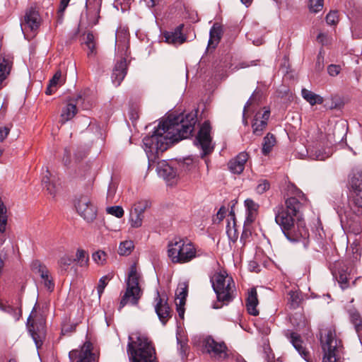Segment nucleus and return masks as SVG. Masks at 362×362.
Masks as SVG:
<instances>
[{
    "label": "nucleus",
    "mask_w": 362,
    "mask_h": 362,
    "mask_svg": "<svg viewBox=\"0 0 362 362\" xmlns=\"http://www.w3.org/2000/svg\"><path fill=\"white\" fill-rule=\"evenodd\" d=\"M197 122L195 113L179 115L159 122L151 135L143 139L144 149L148 160H154L160 153L175 142L188 138Z\"/></svg>",
    "instance_id": "obj_1"
},
{
    "label": "nucleus",
    "mask_w": 362,
    "mask_h": 362,
    "mask_svg": "<svg viewBox=\"0 0 362 362\" xmlns=\"http://www.w3.org/2000/svg\"><path fill=\"white\" fill-rule=\"evenodd\" d=\"M302 207L300 201L294 197L286 199L285 204H279L274 209L275 221L281 228L286 238L292 242L303 240L305 245L309 236L308 230L300 220L295 223V218L299 219L300 210Z\"/></svg>",
    "instance_id": "obj_2"
},
{
    "label": "nucleus",
    "mask_w": 362,
    "mask_h": 362,
    "mask_svg": "<svg viewBox=\"0 0 362 362\" xmlns=\"http://www.w3.org/2000/svg\"><path fill=\"white\" fill-rule=\"evenodd\" d=\"M168 256L173 264H185L198 255L195 245L190 240L175 238L168 245Z\"/></svg>",
    "instance_id": "obj_3"
},
{
    "label": "nucleus",
    "mask_w": 362,
    "mask_h": 362,
    "mask_svg": "<svg viewBox=\"0 0 362 362\" xmlns=\"http://www.w3.org/2000/svg\"><path fill=\"white\" fill-rule=\"evenodd\" d=\"M128 354L132 362H156L155 350L148 339L141 334H136V340L129 337Z\"/></svg>",
    "instance_id": "obj_4"
},
{
    "label": "nucleus",
    "mask_w": 362,
    "mask_h": 362,
    "mask_svg": "<svg viewBox=\"0 0 362 362\" xmlns=\"http://www.w3.org/2000/svg\"><path fill=\"white\" fill-rule=\"evenodd\" d=\"M141 274L138 272L135 264L130 267L128 277L126 281V291L122 295L119 310H121L126 305H137L143 294L142 290L139 286V279Z\"/></svg>",
    "instance_id": "obj_5"
},
{
    "label": "nucleus",
    "mask_w": 362,
    "mask_h": 362,
    "mask_svg": "<svg viewBox=\"0 0 362 362\" xmlns=\"http://www.w3.org/2000/svg\"><path fill=\"white\" fill-rule=\"evenodd\" d=\"M211 281L219 302L227 304L235 298V282L226 272L216 273L211 279Z\"/></svg>",
    "instance_id": "obj_6"
},
{
    "label": "nucleus",
    "mask_w": 362,
    "mask_h": 362,
    "mask_svg": "<svg viewBox=\"0 0 362 362\" xmlns=\"http://www.w3.org/2000/svg\"><path fill=\"white\" fill-rule=\"evenodd\" d=\"M320 344L324 353L323 362H339L338 351L341 341L337 339L336 330L327 327L320 331Z\"/></svg>",
    "instance_id": "obj_7"
},
{
    "label": "nucleus",
    "mask_w": 362,
    "mask_h": 362,
    "mask_svg": "<svg viewBox=\"0 0 362 362\" xmlns=\"http://www.w3.org/2000/svg\"><path fill=\"white\" fill-rule=\"evenodd\" d=\"M329 148H324L319 141H314L302 151H297L296 156L300 159L308 158L313 160H325L331 156Z\"/></svg>",
    "instance_id": "obj_8"
},
{
    "label": "nucleus",
    "mask_w": 362,
    "mask_h": 362,
    "mask_svg": "<svg viewBox=\"0 0 362 362\" xmlns=\"http://www.w3.org/2000/svg\"><path fill=\"white\" fill-rule=\"evenodd\" d=\"M202 351L208 354L211 358L215 360H223L227 356V347L224 342H218L211 337L207 336L203 338Z\"/></svg>",
    "instance_id": "obj_9"
},
{
    "label": "nucleus",
    "mask_w": 362,
    "mask_h": 362,
    "mask_svg": "<svg viewBox=\"0 0 362 362\" xmlns=\"http://www.w3.org/2000/svg\"><path fill=\"white\" fill-rule=\"evenodd\" d=\"M211 127L209 122H204L198 132L194 144L202 150V157L212 152L214 145L211 136Z\"/></svg>",
    "instance_id": "obj_10"
},
{
    "label": "nucleus",
    "mask_w": 362,
    "mask_h": 362,
    "mask_svg": "<svg viewBox=\"0 0 362 362\" xmlns=\"http://www.w3.org/2000/svg\"><path fill=\"white\" fill-rule=\"evenodd\" d=\"M42 22L39 11L36 7L31 6L28 8L21 23V30L25 37L30 31L35 33L40 28Z\"/></svg>",
    "instance_id": "obj_11"
},
{
    "label": "nucleus",
    "mask_w": 362,
    "mask_h": 362,
    "mask_svg": "<svg viewBox=\"0 0 362 362\" xmlns=\"http://www.w3.org/2000/svg\"><path fill=\"white\" fill-rule=\"evenodd\" d=\"M78 214L87 222H93L97 216V209L87 196H81L75 204Z\"/></svg>",
    "instance_id": "obj_12"
},
{
    "label": "nucleus",
    "mask_w": 362,
    "mask_h": 362,
    "mask_svg": "<svg viewBox=\"0 0 362 362\" xmlns=\"http://www.w3.org/2000/svg\"><path fill=\"white\" fill-rule=\"evenodd\" d=\"M35 307H34L28 318L27 327L38 349L42 344V341L45 335V329L43 320H41L39 323L35 322Z\"/></svg>",
    "instance_id": "obj_13"
},
{
    "label": "nucleus",
    "mask_w": 362,
    "mask_h": 362,
    "mask_svg": "<svg viewBox=\"0 0 362 362\" xmlns=\"http://www.w3.org/2000/svg\"><path fill=\"white\" fill-rule=\"evenodd\" d=\"M155 311L160 320L165 325L170 317V308L164 296H160L158 290L156 291L154 298Z\"/></svg>",
    "instance_id": "obj_14"
},
{
    "label": "nucleus",
    "mask_w": 362,
    "mask_h": 362,
    "mask_svg": "<svg viewBox=\"0 0 362 362\" xmlns=\"http://www.w3.org/2000/svg\"><path fill=\"white\" fill-rule=\"evenodd\" d=\"M91 350V343L86 342L80 349L71 351L69 354V358L71 361L78 358L76 362H95V355Z\"/></svg>",
    "instance_id": "obj_15"
},
{
    "label": "nucleus",
    "mask_w": 362,
    "mask_h": 362,
    "mask_svg": "<svg viewBox=\"0 0 362 362\" xmlns=\"http://www.w3.org/2000/svg\"><path fill=\"white\" fill-rule=\"evenodd\" d=\"M157 172L158 175L165 180L168 184L173 185L177 182V171L167 161L161 160L158 162Z\"/></svg>",
    "instance_id": "obj_16"
},
{
    "label": "nucleus",
    "mask_w": 362,
    "mask_h": 362,
    "mask_svg": "<svg viewBox=\"0 0 362 362\" xmlns=\"http://www.w3.org/2000/svg\"><path fill=\"white\" fill-rule=\"evenodd\" d=\"M42 185L53 197L57 195L61 185L59 177L50 173L47 169L43 175Z\"/></svg>",
    "instance_id": "obj_17"
},
{
    "label": "nucleus",
    "mask_w": 362,
    "mask_h": 362,
    "mask_svg": "<svg viewBox=\"0 0 362 362\" xmlns=\"http://www.w3.org/2000/svg\"><path fill=\"white\" fill-rule=\"evenodd\" d=\"M269 116L270 111L268 110H264L263 112H257L252 124L254 134L257 136L262 135L263 131L267 126V122Z\"/></svg>",
    "instance_id": "obj_18"
},
{
    "label": "nucleus",
    "mask_w": 362,
    "mask_h": 362,
    "mask_svg": "<svg viewBox=\"0 0 362 362\" xmlns=\"http://www.w3.org/2000/svg\"><path fill=\"white\" fill-rule=\"evenodd\" d=\"M102 0H86L87 18L90 25H96L100 18Z\"/></svg>",
    "instance_id": "obj_19"
},
{
    "label": "nucleus",
    "mask_w": 362,
    "mask_h": 362,
    "mask_svg": "<svg viewBox=\"0 0 362 362\" xmlns=\"http://www.w3.org/2000/svg\"><path fill=\"white\" fill-rule=\"evenodd\" d=\"M249 158L247 152L243 151L231 159L228 163V169L234 174H240L245 169V165Z\"/></svg>",
    "instance_id": "obj_20"
},
{
    "label": "nucleus",
    "mask_w": 362,
    "mask_h": 362,
    "mask_svg": "<svg viewBox=\"0 0 362 362\" xmlns=\"http://www.w3.org/2000/svg\"><path fill=\"white\" fill-rule=\"evenodd\" d=\"M127 64L124 58L117 62L112 74V81L115 86H119L127 74Z\"/></svg>",
    "instance_id": "obj_21"
},
{
    "label": "nucleus",
    "mask_w": 362,
    "mask_h": 362,
    "mask_svg": "<svg viewBox=\"0 0 362 362\" xmlns=\"http://www.w3.org/2000/svg\"><path fill=\"white\" fill-rule=\"evenodd\" d=\"M286 335L290 339L291 343L293 344L299 354L307 361H310L309 351L303 346V341L301 340L300 337L296 332L287 331Z\"/></svg>",
    "instance_id": "obj_22"
},
{
    "label": "nucleus",
    "mask_w": 362,
    "mask_h": 362,
    "mask_svg": "<svg viewBox=\"0 0 362 362\" xmlns=\"http://www.w3.org/2000/svg\"><path fill=\"white\" fill-rule=\"evenodd\" d=\"M76 100L77 99H70L68 100L67 104L62 108L59 120L62 124H64L71 119L77 113Z\"/></svg>",
    "instance_id": "obj_23"
},
{
    "label": "nucleus",
    "mask_w": 362,
    "mask_h": 362,
    "mask_svg": "<svg viewBox=\"0 0 362 362\" xmlns=\"http://www.w3.org/2000/svg\"><path fill=\"white\" fill-rule=\"evenodd\" d=\"M129 34L124 29H119L115 33V44L119 52L126 54L128 49Z\"/></svg>",
    "instance_id": "obj_24"
},
{
    "label": "nucleus",
    "mask_w": 362,
    "mask_h": 362,
    "mask_svg": "<svg viewBox=\"0 0 362 362\" xmlns=\"http://www.w3.org/2000/svg\"><path fill=\"white\" fill-rule=\"evenodd\" d=\"M182 25L177 26L173 32L164 33L165 42L170 44L180 45L185 41V37L182 34Z\"/></svg>",
    "instance_id": "obj_25"
},
{
    "label": "nucleus",
    "mask_w": 362,
    "mask_h": 362,
    "mask_svg": "<svg viewBox=\"0 0 362 362\" xmlns=\"http://www.w3.org/2000/svg\"><path fill=\"white\" fill-rule=\"evenodd\" d=\"M258 304L257 293L255 288H252L248 291L246 306L248 313L254 316L258 315L259 311L257 309Z\"/></svg>",
    "instance_id": "obj_26"
},
{
    "label": "nucleus",
    "mask_w": 362,
    "mask_h": 362,
    "mask_svg": "<svg viewBox=\"0 0 362 362\" xmlns=\"http://www.w3.org/2000/svg\"><path fill=\"white\" fill-rule=\"evenodd\" d=\"M245 206L247 211V216L245 221L246 223H252L256 218L259 204L255 202L252 199H247L245 201Z\"/></svg>",
    "instance_id": "obj_27"
},
{
    "label": "nucleus",
    "mask_w": 362,
    "mask_h": 362,
    "mask_svg": "<svg viewBox=\"0 0 362 362\" xmlns=\"http://www.w3.org/2000/svg\"><path fill=\"white\" fill-rule=\"evenodd\" d=\"M301 95L310 105L313 106L316 104H322L324 99L320 95L313 93L306 88H303L301 90Z\"/></svg>",
    "instance_id": "obj_28"
},
{
    "label": "nucleus",
    "mask_w": 362,
    "mask_h": 362,
    "mask_svg": "<svg viewBox=\"0 0 362 362\" xmlns=\"http://www.w3.org/2000/svg\"><path fill=\"white\" fill-rule=\"evenodd\" d=\"M31 267L33 271L40 276L42 281L51 275L47 267L39 260L33 261Z\"/></svg>",
    "instance_id": "obj_29"
},
{
    "label": "nucleus",
    "mask_w": 362,
    "mask_h": 362,
    "mask_svg": "<svg viewBox=\"0 0 362 362\" xmlns=\"http://www.w3.org/2000/svg\"><path fill=\"white\" fill-rule=\"evenodd\" d=\"M276 138L271 134L268 133L263 139L262 153L263 155H268L276 144Z\"/></svg>",
    "instance_id": "obj_30"
},
{
    "label": "nucleus",
    "mask_w": 362,
    "mask_h": 362,
    "mask_svg": "<svg viewBox=\"0 0 362 362\" xmlns=\"http://www.w3.org/2000/svg\"><path fill=\"white\" fill-rule=\"evenodd\" d=\"M210 37L209 40V47L214 48L218 43L221 37V28L214 25L210 30Z\"/></svg>",
    "instance_id": "obj_31"
},
{
    "label": "nucleus",
    "mask_w": 362,
    "mask_h": 362,
    "mask_svg": "<svg viewBox=\"0 0 362 362\" xmlns=\"http://www.w3.org/2000/svg\"><path fill=\"white\" fill-rule=\"evenodd\" d=\"M351 192H362V173H354L349 180Z\"/></svg>",
    "instance_id": "obj_32"
},
{
    "label": "nucleus",
    "mask_w": 362,
    "mask_h": 362,
    "mask_svg": "<svg viewBox=\"0 0 362 362\" xmlns=\"http://www.w3.org/2000/svg\"><path fill=\"white\" fill-rule=\"evenodd\" d=\"M349 319L354 325L356 332L358 333L362 329V319L359 313L355 310H349Z\"/></svg>",
    "instance_id": "obj_33"
},
{
    "label": "nucleus",
    "mask_w": 362,
    "mask_h": 362,
    "mask_svg": "<svg viewBox=\"0 0 362 362\" xmlns=\"http://www.w3.org/2000/svg\"><path fill=\"white\" fill-rule=\"evenodd\" d=\"M177 296L175 302L179 303L180 305H185L186 297L187 296V286L185 284H180L176 290Z\"/></svg>",
    "instance_id": "obj_34"
},
{
    "label": "nucleus",
    "mask_w": 362,
    "mask_h": 362,
    "mask_svg": "<svg viewBox=\"0 0 362 362\" xmlns=\"http://www.w3.org/2000/svg\"><path fill=\"white\" fill-rule=\"evenodd\" d=\"M74 262L73 256L67 254L64 255L58 261L59 268L61 271L66 272Z\"/></svg>",
    "instance_id": "obj_35"
},
{
    "label": "nucleus",
    "mask_w": 362,
    "mask_h": 362,
    "mask_svg": "<svg viewBox=\"0 0 362 362\" xmlns=\"http://www.w3.org/2000/svg\"><path fill=\"white\" fill-rule=\"evenodd\" d=\"M74 261H76L80 267L86 266L88 262V254L83 249H78Z\"/></svg>",
    "instance_id": "obj_36"
},
{
    "label": "nucleus",
    "mask_w": 362,
    "mask_h": 362,
    "mask_svg": "<svg viewBox=\"0 0 362 362\" xmlns=\"http://www.w3.org/2000/svg\"><path fill=\"white\" fill-rule=\"evenodd\" d=\"M151 207V202L148 199H141L134 204V213H139L144 215L145 211Z\"/></svg>",
    "instance_id": "obj_37"
},
{
    "label": "nucleus",
    "mask_w": 362,
    "mask_h": 362,
    "mask_svg": "<svg viewBox=\"0 0 362 362\" xmlns=\"http://www.w3.org/2000/svg\"><path fill=\"white\" fill-rule=\"evenodd\" d=\"M350 206H354L358 209H362V192H351L349 197Z\"/></svg>",
    "instance_id": "obj_38"
},
{
    "label": "nucleus",
    "mask_w": 362,
    "mask_h": 362,
    "mask_svg": "<svg viewBox=\"0 0 362 362\" xmlns=\"http://www.w3.org/2000/svg\"><path fill=\"white\" fill-rule=\"evenodd\" d=\"M6 207L0 197V230L5 231L7 223Z\"/></svg>",
    "instance_id": "obj_39"
},
{
    "label": "nucleus",
    "mask_w": 362,
    "mask_h": 362,
    "mask_svg": "<svg viewBox=\"0 0 362 362\" xmlns=\"http://www.w3.org/2000/svg\"><path fill=\"white\" fill-rule=\"evenodd\" d=\"M0 309L11 315L14 318L15 321H18L22 315V313L20 309L15 308L10 305H0Z\"/></svg>",
    "instance_id": "obj_40"
},
{
    "label": "nucleus",
    "mask_w": 362,
    "mask_h": 362,
    "mask_svg": "<svg viewBox=\"0 0 362 362\" xmlns=\"http://www.w3.org/2000/svg\"><path fill=\"white\" fill-rule=\"evenodd\" d=\"M113 274H108L107 275H105L102 276L98 281V293L99 298H100L102 293H103L105 286L108 284L109 281L112 279Z\"/></svg>",
    "instance_id": "obj_41"
},
{
    "label": "nucleus",
    "mask_w": 362,
    "mask_h": 362,
    "mask_svg": "<svg viewBox=\"0 0 362 362\" xmlns=\"http://www.w3.org/2000/svg\"><path fill=\"white\" fill-rule=\"evenodd\" d=\"M134 248V243L131 240H126L120 243L119 247V254L121 255H127L130 254Z\"/></svg>",
    "instance_id": "obj_42"
},
{
    "label": "nucleus",
    "mask_w": 362,
    "mask_h": 362,
    "mask_svg": "<svg viewBox=\"0 0 362 362\" xmlns=\"http://www.w3.org/2000/svg\"><path fill=\"white\" fill-rule=\"evenodd\" d=\"M144 218V215H142L139 213H134L133 211L131 215V226L133 228H139L142 226L143 220Z\"/></svg>",
    "instance_id": "obj_43"
},
{
    "label": "nucleus",
    "mask_w": 362,
    "mask_h": 362,
    "mask_svg": "<svg viewBox=\"0 0 362 362\" xmlns=\"http://www.w3.org/2000/svg\"><path fill=\"white\" fill-rule=\"evenodd\" d=\"M92 258L98 265H103L106 262L107 254L103 250H98L92 255Z\"/></svg>",
    "instance_id": "obj_44"
},
{
    "label": "nucleus",
    "mask_w": 362,
    "mask_h": 362,
    "mask_svg": "<svg viewBox=\"0 0 362 362\" xmlns=\"http://www.w3.org/2000/svg\"><path fill=\"white\" fill-rule=\"evenodd\" d=\"M106 212L108 214L112 215L117 218H122L124 216V211L122 207L119 206H110L106 209Z\"/></svg>",
    "instance_id": "obj_45"
},
{
    "label": "nucleus",
    "mask_w": 362,
    "mask_h": 362,
    "mask_svg": "<svg viewBox=\"0 0 362 362\" xmlns=\"http://www.w3.org/2000/svg\"><path fill=\"white\" fill-rule=\"evenodd\" d=\"M323 8V0H309V8L313 13H317Z\"/></svg>",
    "instance_id": "obj_46"
},
{
    "label": "nucleus",
    "mask_w": 362,
    "mask_h": 362,
    "mask_svg": "<svg viewBox=\"0 0 362 362\" xmlns=\"http://www.w3.org/2000/svg\"><path fill=\"white\" fill-rule=\"evenodd\" d=\"M288 295L291 305L293 308H296L299 305V303L300 302V298L298 293L297 291H289Z\"/></svg>",
    "instance_id": "obj_47"
},
{
    "label": "nucleus",
    "mask_w": 362,
    "mask_h": 362,
    "mask_svg": "<svg viewBox=\"0 0 362 362\" xmlns=\"http://www.w3.org/2000/svg\"><path fill=\"white\" fill-rule=\"evenodd\" d=\"M62 83V72L61 71H57L49 80V84L51 87H54L57 89L58 86H60Z\"/></svg>",
    "instance_id": "obj_48"
},
{
    "label": "nucleus",
    "mask_w": 362,
    "mask_h": 362,
    "mask_svg": "<svg viewBox=\"0 0 362 362\" xmlns=\"http://www.w3.org/2000/svg\"><path fill=\"white\" fill-rule=\"evenodd\" d=\"M270 187L269 182L267 180H259L257 187L256 192L259 194H262L267 191Z\"/></svg>",
    "instance_id": "obj_49"
},
{
    "label": "nucleus",
    "mask_w": 362,
    "mask_h": 362,
    "mask_svg": "<svg viewBox=\"0 0 362 362\" xmlns=\"http://www.w3.org/2000/svg\"><path fill=\"white\" fill-rule=\"evenodd\" d=\"M339 21V16L337 11H330L326 16V22L328 25H335Z\"/></svg>",
    "instance_id": "obj_50"
},
{
    "label": "nucleus",
    "mask_w": 362,
    "mask_h": 362,
    "mask_svg": "<svg viewBox=\"0 0 362 362\" xmlns=\"http://www.w3.org/2000/svg\"><path fill=\"white\" fill-rule=\"evenodd\" d=\"M338 283L340 285V287L344 290L346 288L348 285V275L345 272L339 273V276L337 278Z\"/></svg>",
    "instance_id": "obj_51"
},
{
    "label": "nucleus",
    "mask_w": 362,
    "mask_h": 362,
    "mask_svg": "<svg viewBox=\"0 0 362 362\" xmlns=\"http://www.w3.org/2000/svg\"><path fill=\"white\" fill-rule=\"evenodd\" d=\"M117 190V185L114 182H110L107 189V199L112 202Z\"/></svg>",
    "instance_id": "obj_52"
},
{
    "label": "nucleus",
    "mask_w": 362,
    "mask_h": 362,
    "mask_svg": "<svg viewBox=\"0 0 362 362\" xmlns=\"http://www.w3.org/2000/svg\"><path fill=\"white\" fill-rule=\"evenodd\" d=\"M70 0H61L59 8L58 9L59 21H62L64 16V13L69 5Z\"/></svg>",
    "instance_id": "obj_53"
},
{
    "label": "nucleus",
    "mask_w": 362,
    "mask_h": 362,
    "mask_svg": "<svg viewBox=\"0 0 362 362\" xmlns=\"http://www.w3.org/2000/svg\"><path fill=\"white\" fill-rule=\"evenodd\" d=\"M250 224L251 223H246L245 222L244 223V229L240 237V241L243 242L244 244L246 240L251 235V231L248 228Z\"/></svg>",
    "instance_id": "obj_54"
},
{
    "label": "nucleus",
    "mask_w": 362,
    "mask_h": 362,
    "mask_svg": "<svg viewBox=\"0 0 362 362\" xmlns=\"http://www.w3.org/2000/svg\"><path fill=\"white\" fill-rule=\"evenodd\" d=\"M327 71L331 76H336L340 73L341 66L339 65L330 64L327 67Z\"/></svg>",
    "instance_id": "obj_55"
},
{
    "label": "nucleus",
    "mask_w": 362,
    "mask_h": 362,
    "mask_svg": "<svg viewBox=\"0 0 362 362\" xmlns=\"http://www.w3.org/2000/svg\"><path fill=\"white\" fill-rule=\"evenodd\" d=\"M42 283L44 284V286L49 291L52 292L54 290V283L53 281V279H52L51 275L48 278L42 280Z\"/></svg>",
    "instance_id": "obj_56"
},
{
    "label": "nucleus",
    "mask_w": 362,
    "mask_h": 362,
    "mask_svg": "<svg viewBox=\"0 0 362 362\" xmlns=\"http://www.w3.org/2000/svg\"><path fill=\"white\" fill-rule=\"evenodd\" d=\"M324 67V55L322 51H320L316 61V69L320 71L322 70Z\"/></svg>",
    "instance_id": "obj_57"
},
{
    "label": "nucleus",
    "mask_w": 362,
    "mask_h": 362,
    "mask_svg": "<svg viewBox=\"0 0 362 362\" xmlns=\"http://www.w3.org/2000/svg\"><path fill=\"white\" fill-rule=\"evenodd\" d=\"M317 41L322 45H328L330 42L329 37L327 35L320 33L317 37Z\"/></svg>",
    "instance_id": "obj_58"
},
{
    "label": "nucleus",
    "mask_w": 362,
    "mask_h": 362,
    "mask_svg": "<svg viewBox=\"0 0 362 362\" xmlns=\"http://www.w3.org/2000/svg\"><path fill=\"white\" fill-rule=\"evenodd\" d=\"M10 129L6 127H0V142H2L8 135Z\"/></svg>",
    "instance_id": "obj_59"
},
{
    "label": "nucleus",
    "mask_w": 362,
    "mask_h": 362,
    "mask_svg": "<svg viewBox=\"0 0 362 362\" xmlns=\"http://www.w3.org/2000/svg\"><path fill=\"white\" fill-rule=\"evenodd\" d=\"M87 48H88V57H92V56H94L96 54V51H95V46H96V42L95 43H90V44H88V45H86Z\"/></svg>",
    "instance_id": "obj_60"
},
{
    "label": "nucleus",
    "mask_w": 362,
    "mask_h": 362,
    "mask_svg": "<svg viewBox=\"0 0 362 362\" xmlns=\"http://www.w3.org/2000/svg\"><path fill=\"white\" fill-rule=\"evenodd\" d=\"M252 97L249 99V100L246 103L245 107H244V110H243V124L247 126V119L245 118V112H246V110H247V108L252 104Z\"/></svg>",
    "instance_id": "obj_61"
},
{
    "label": "nucleus",
    "mask_w": 362,
    "mask_h": 362,
    "mask_svg": "<svg viewBox=\"0 0 362 362\" xmlns=\"http://www.w3.org/2000/svg\"><path fill=\"white\" fill-rule=\"evenodd\" d=\"M95 37L92 33H88L84 39V43L85 45L92 44L95 43Z\"/></svg>",
    "instance_id": "obj_62"
},
{
    "label": "nucleus",
    "mask_w": 362,
    "mask_h": 362,
    "mask_svg": "<svg viewBox=\"0 0 362 362\" xmlns=\"http://www.w3.org/2000/svg\"><path fill=\"white\" fill-rule=\"evenodd\" d=\"M226 214V209L225 207H221L218 211L217 212L216 216L219 221H221Z\"/></svg>",
    "instance_id": "obj_63"
},
{
    "label": "nucleus",
    "mask_w": 362,
    "mask_h": 362,
    "mask_svg": "<svg viewBox=\"0 0 362 362\" xmlns=\"http://www.w3.org/2000/svg\"><path fill=\"white\" fill-rule=\"evenodd\" d=\"M175 303H176L177 310L179 316L180 317L183 318L184 313H185V309L183 308L184 305H180L179 303H177V302H175Z\"/></svg>",
    "instance_id": "obj_64"
}]
</instances>
